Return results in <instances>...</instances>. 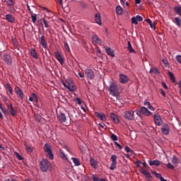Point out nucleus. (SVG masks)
I'll return each instance as SVG.
<instances>
[{
    "label": "nucleus",
    "mask_w": 181,
    "mask_h": 181,
    "mask_svg": "<svg viewBox=\"0 0 181 181\" xmlns=\"http://www.w3.org/2000/svg\"><path fill=\"white\" fill-rule=\"evenodd\" d=\"M107 90L110 93L113 95V97H116V98H118V97H119V89H118V86H117L115 83L111 82L110 86H109Z\"/></svg>",
    "instance_id": "1"
},
{
    "label": "nucleus",
    "mask_w": 181,
    "mask_h": 181,
    "mask_svg": "<svg viewBox=\"0 0 181 181\" xmlns=\"http://www.w3.org/2000/svg\"><path fill=\"white\" fill-rule=\"evenodd\" d=\"M52 166L50 162H49L48 159L42 158V160L40 162V169L45 173L49 170V168Z\"/></svg>",
    "instance_id": "2"
},
{
    "label": "nucleus",
    "mask_w": 181,
    "mask_h": 181,
    "mask_svg": "<svg viewBox=\"0 0 181 181\" xmlns=\"http://www.w3.org/2000/svg\"><path fill=\"white\" fill-rule=\"evenodd\" d=\"M136 115H138V117H139L140 118H142V114L144 115H146V117H149V115L152 114L151 111L148 110V108L144 106L141 107L140 109H136Z\"/></svg>",
    "instance_id": "3"
},
{
    "label": "nucleus",
    "mask_w": 181,
    "mask_h": 181,
    "mask_svg": "<svg viewBox=\"0 0 181 181\" xmlns=\"http://www.w3.org/2000/svg\"><path fill=\"white\" fill-rule=\"evenodd\" d=\"M44 151L46 153H47V156L49 159L53 160L54 159V156H53V153L52 152V146L49 144H45L44 146Z\"/></svg>",
    "instance_id": "4"
},
{
    "label": "nucleus",
    "mask_w": 181,
    "mask_h": 181,
    "mask_svg": "<svg viewBox=\"0 0 181 181\" xmlns=\"http://www.w3.org/2000/svg\"><path fill=\"white\" fill-rule=\"evenodd\" d=\"M7 115H11V117H16L18 112L15 110V107L12 105V103L7 105Z\"/></svg>",
    "instance_id": "5"
},
{
    "label": "nucleus",
    "mask_w": 181,
    "mask_h": 181,
    "mask_svg": "<svg viewBox=\"0 0 181 181\" xmlns=\"http://www.w3.org/2000/svg\"><path fill=\"white\" fill-rule=\"evenodd\" d=\"M85 74L88 80H94V78L95 77L94 71L91 69H85Z\"/></svg>",
    "instance_id": "6"
},
{
    "label": "nucleus",
    "mask_w": 181,
    "mask_h": 181,
    "mask_svg": "<svg viewBox=\"0 0 181 181\" xmlns=\"http://www.w3.org/2000/svg\"><path fill=\"white\" fill-rule=\"evenodd\" d=\"M2 59L6 64H8V66H12V57L11 54L6 53L3 55Z\"/></svg>",
    "instance_id": "7"
},
{
    "label": "nucleus",
    "mask_w": 181,
    "mask_h": 181,
    "mask_svg": "<svg viewBox=\"0 0 181 181\" xmlns=\"http://www.w3.org/2000/svg\"><path fill=\"white\" fill-rule=\"evenodd\" d=\"M111 160L112 163L110 167V170H114V169H117V156L115 155H112L111 156Z\"/></svg>",
    "instance_id": "8"
},
{
    "label": "nucleus",
    "mask_w": 181,
    "mask_h": 181,
    "mask_svg": "<svg viewBox=\"0 0 181 181\" xmlns=\"http://www.w3.org/2000/svg\"><path fill=\"white\" fill-rule=\"evenodd\" d=\"M160 131L162 134H163L164 135H169V131H170L169 124L166 123L163 124Z\"/></svg>",
    "instance_id": "9"
},
{
    "label": "nucleus",
    "mask_w": 181,
    "mask_h": 181,
    "mask_svg": "<svg viewBox=\"0 0 181 181\" xmlns=\"http://www.w3.org/2000/svg\"><path fill=\"white\" fill-rule=\"evenodd\" d=\"M55 57L58 62H59L60 64L63 66L64 64V58L62 56V54L59 51L54 52Z\"/></svg>",
    "instance_id": "10"
},
{
    "label": "nucleus",
    "mask_w": 181,
    "mask_h": 181,
    "mask_svg": "<svg viewBox=\"0 0 181 181\" xmlns=\"http://www.w3.org/2000/svg\"><path fill=\"white\" fill-rule=\"evenodd\" d=\"M14 91L16 95H18V98H20V100H23V92L22 91V89L19 88L18 86H16L14 88Z\"/></svg>",
    "instance_id": "11"
},
{
    "label": "nucleus",
    "mask_w": 181,
    "mask_h": 181,
    "mask_svg": "<svg viewBox=\"0 0 181 181\" xmlns=\"http://www.w3.org/2000/svg\"><path fill=\"white\" fill-rule=\"evenodd\" d=\"M153 118L156 125L160 127V125H162V118L160 117V115L158 114H156L153 115Z\"/></svg>",
    "instance_id": "12"
},
{
    "label": "nucleus",
    "mask_w": 181,
    "mask_h": 181,
    "mask_svg": "<svg viewBox=\"0 0 181 181\" xmlns=\"http://www.w3.org/2000/svg\"><path fill=\"white\" fill-rule=\"evenodd\" d=\"M124 117L126 119L132 121V119H134V112L126 111L124 114Z\"/></svg>",
    "instance_id": "13"
},
{
    "label": "nucleus",
    "mask_w": 181,
    "mask_h": 181,
    "mask_svg": "<svg viewBox=\"0 0 181 181\" xmlns=\"http://www.w3.org/2000/svg\"><path fill=\"white\" fill-rule=\"evenodd\" d=\"M66 83L68 84V87L67 89L69 91H76V86H74V83H73V81L71 80H67Z\"/></svg>",
    "instance_id": "14"
},
{
    "label": "nucleus",
    "mask_w": 181,
    "mask_h": 181,
    "mask_svg": "<svg viewBox=\"0 0 181 181\" xmlns=\"http://www.w3.org/2000/svg\"><path fill=\"white\" fill-rule=\"evenodd\" d=\"M129 81V78H128V76L122 74H119V83H122V84H127Z\"/></svg>",
    "instance_id": "15"
},
{
    "label": "nucleus",
    "mask_w": 181,
    "mask_h": 181,
    "mask_svg": "<svg viewBox=\"0 0 181 181\" xmlns=\"http://www.w3.org/2000/svg\"><path fill=\"white\" fill-rule=\"evenodd\" d=\"M139 172H140V173H141V175H145L146 180L151 179V177H152V175H151V173L146 171L145 169H144L142 168H140Z\"/></svg>",
    "instance_id": "16"
},
{
    "label": "nucleus",
    "mask_w": 181,
    "mask_h": 181,
    "mask_svg": "<svg viewBox=\"0 0 181 181\" xmlns=\"http://www.w3.org/2000/svg\"><path fill=\"white\" fill-rule=\"evenodd\" d=\"M90 165L93 169H97V168H98V162H97V160L93 157H90Z\"/></svg>",
    "instance_id": "17"
},
{
    "label": "nucleus",
    "mask_w": 181,
    "mask_h": 181,
    "mask_svg": "<svg viewBox=\"0 0 181 181\" xmlns=\"http://www.w3.org/2000/svg\"><path fill=\"white\" fill-rule=\"evenodd\" d=\"M57 118L61 122H66V115L62 112L57 113Z\"/></svg>",
    "instance_id": "18"
},
{
    "label": "nucleus",
    "mask_w": 181,
    "mask_h": 181,
    "mask_svg": "<svg viewBox=\"0 0 181 181\" xmlns=\"http://www.w3.org/2000/svg\"><path fill=\"white\" fill-rule=\"evenodd\" d=\"M95 117H97L100 121H107V117H105V115L104 113H100V112H95Z\"/></svg>",
    "instance_id": "19"
},
{
    "label": "nucleus",
    "mask_w": 181,
    "mask_h": 181,
    "mask_svg": "<svg viewBox=\"0 0 181 181\" xmlns=\"http://www.w3.org/2000/svg\"><path fill=\"white\" fill-rule=\"evenodd\" d=\"M110 118L115 124H119V119H118V116L114 112L110 113Z\"/></svg>",
    "instance_id": "20"
},
{
    "label": "nucleus",
    "mask_w": 181,
    "mask_h": 181,
    "mask_svg": "<svg viewBox=\"0 0 181 181\" xmlns=\"http://www.w3.org/2000/svg\"><path fill=\"white\" fill-rule=\"evenodd\" d=\"M150 166H160V161L159 160H148Z\"/></svg>",
    "instance_id": "21"
},
{
    "label": "nucleus",
    "mask_w": 181,
    "mask_h": 181,
    "mask_svg": "<svg viewBox=\"0 0 181 181\" xmlns=\"http://www.w3.org/2000/svg\"><path fill=\"white\" fill-rule=\"evenodd\" d=\"M40 44L44 49H47V42L45 38V35L41 36L40 37Z\"/></svg>",
    "instance_id": "22"
},
{
    "label": "nucleus",
    "mask_w": 181,
    "mask_h": 181,
    "mask_svg": "<svg viewBox=\"0 0 181 181\" xmlns=\"http://www.w3.org/2000/svg\"><path fill=\"white\" fill-rule=\"evenodd\" d=\"M6 19L10 23H13L15 22V17L12 14H7L6 15Z\"/></svg>",
    "instance_id": "23"
},
{
    "label": "nucleus",
    "mask_w": 181,
    "mask_h": 181,
    "mask_svg": "<svg viewBox=\"0 0 181 181\" xmlns=\"http://www.w3.org/2000/svg\"><path fill=\"white\" fill-rule=\"evenodd\" d=\"M95 21L96 22V23H98V25H101V14H100V13H98L95 15Z\"/></svg>",
    "instance_id": "24"
},
{
    "label": "nucleus",
    "mask_w": 181,
    "mask_h": 181,
    "mask_svg": "<svg viewBox=\"0 0 181 181\" xmlns=\"http://www.w3.org/2000/svg\"><path fill=\"white\" fill-rule=\"evenodd\" d=\"M127 49L129 51V53H136V51L132 48V45H131V41L127 42Z\"/></svg>",
    "instance_id": "25"
},
{
    "label": "nucleus",
    "mask_w": 181,
    "mask_h": 181,
    "mask_svg": "<svg viewBox=\"0 0 181 181\" xmlns=\"http://www.w3.org/2000/svg\"><path fill=\"white\" fill-rule=\"evenodd\" d=\"M105 50L108 56H110L111 57H114L115 56V53L114 52V50H112L111 48L107 47Z\"/></svg>",
    "instance_id": "26"
},
{
    "label": "nucleus",
    "mask_w": 181,
    "mask_h": 181,
    "mask_svg": "<svg viewBox=\"0 0 181 181\" xmlns=\"http://www.w3.org/2000/svg\"><path fill=\"white\" fill-rule=\"evenodd\" d=\"M5 88H6V90H8L11 95H13V90L12 89V87L11 86V84L6 83Z\"/></svg>",
    "instance_id": "27"
},
{
    "label": "nucleus",
    "mask_w": 181,
    "mask_h": 181,
    "mask_svg": "<svg viewBox=\"0 0 181 181\" xmlns=\"http://www.w3.org/2000/svg\"><path fill=\"white\" fill-rule=\"evenodd\" d=\"M25 147L28 153H32L35 149V148L32 147V146L28 145L27 144H25Z\"/></svg>",
    "instance_id": "28"
},
{
    "label": "nucleus",
    "mask_w": 181,
    "mask_h": 181,
    "mask_svg": "<svg viewBox=\"0 0 181 181\" xmlns=\"http://www.w3.org/2000/svg\"><path fill=\"white\" fill-rule=\"evenodd\" d=\"M145 22H147V23H148V25H150V27L151 28V29H156V23H154L153 24L152 23V21H151V19L147 18L145 20Z\"/></svg>",
    "instance_id": "29"
},
{
    "label": "nucleus",
    "mask_w": 181,
    "mask_h": 181,
    "mask_svg": "<svg viewBox=\"0 0 181 181\" xmlns=\"http://www.w3.org/2000/svg\"><path fill=\"white\" fill-rule=\"evenodd\" d=\"M174 11L177 15H179V16H181V6H175L174 7Z\"/></svg>",
    "instance_id": "30"
},
{
    "label": "nucleus",
    "mask_w": 181,
    "mask_h": 181,
    "mask_svg": "<svg viewBox=\"0 0 181 181\" xmlns=\"http://www.w3.org/2000/svg\"><path fill=\"white\" fill-rule=\"evenodd\" d=\"M149 73H154V74H160V71H159V69H158V68L155 66L151 68Z\"/></svg>",
    "instance_id": "31"
},
{
    "label": "nucleus",
    "mask_w": 181,
    "mask_h": 181,
    "mask_svg": "<svg viewBox=\"0 0 181 181\" xmlns=\"http://www.w3.org/2000/svg\"><path fill=\"white\" fill-rule=\"evenodd\" d=\"M122 12H124L122 7H121V6H117L116 7V13H117V15H122Z\"/></svg>",
    "instance_id": "32"
},
{
    "label": "nucleus",
    "mask_w": 181,
    "mask_h": 181,
    "mask_svg": "<svg viewBox=\"0 0 181 181\" xmlns=\"http://www.w3.org/2000/svg\"><path fill=\"white\" fill-rule=\"evenodd\" d=\"M92 39L93 42H95V43H98V44L101 43V40L96 35H93Z\"/></svg>",
    "instance_id": "33"
},
{
    "label": "nucleus",
    "mask_w": 181,
    "mask_h": 181,
    "mask_svg": "<svg viewBox=\"0 0 181 181\" xmlns=\"http://www.w3.org/2000/svg\"><path fill=\"white\" fill-rule=\"evenodd\" d=\"M171 81H173V83H176V80L175 79V74H173L172 73V71H168V73Z\"/></svg>",
    "instance_id": "34"
},
{
    "label": "nucleus",
    "mask_w": 181,
    "mask_h": 181,
    "mask_svg": "<svg viewBox=\"0 0 181 181\" xmlns=\"http://www.w3.org/2000/svg\"><path fill=\"white\" fill-rule=\"evenodd\" d=\"M30 54L31 57L34 59H37V52H36V50H35V49H31Z\"/></svg>",
    "instance_id": "35"
},
{
    "label": "nucleus",
    "mask_w": 181,
    "mask_h": 181,
    "mask_svg": "<svg viewBox=\"0 0 181 181\" xmlns=\"http://www.w3.org/2000/svg\"><path fill=\"white\" fill-rule=\"evenodd\" d=\"M172 163H173V165H179V158H177L176 156H173Z\"/></svg>",
    "instance_id": "36"
},
{
    "label": "nucleus",
    "mask_w": 181,
    "mask_h": 181,
    "mask_svg": "<svg viewBox=\"0 0 181 181\" xmlns=\"http://www.w3.org/2000/svg\"><path fill=\"white\" fill-rule=\"evenodd\" d=\"M34 118L35 121H37L38 122H42V116H40V115L35 113L34 115Z\"/></svg>",
    "instance_id": "37"
},
{
    "label": "nucleus",
    "mask_w": 181,
    "mask_h": 181,
    "mask_svg": "<svg viewBox=\"0 0 181 181\" xmlns=\"http://www.w3.org/2000/svg\"><path fill=\"white\" fill-rule=\"evenodd\" d=\"M30 13H31V18H32L33 23H36L37 15L33 13V11H30Z\"/></svg>",
    "instance_id": "38"
},
{
    "label": "nucleus",
    "mask_w": 181,
    "mask_h": 181,
    "mask_svg": "<svg viewBox=\"0 0 181 181\" xmlns=\"http://www.w3.org/2000/svg\"><path fill=\"white\" fill-rule=\"evenodd\" d=\"M59 156L60 158H62V159H63V160H67V156H66V154H64V152H63L62 151H60Z\"/></svg>",
    "instance_id": "39"
},
{
    "label": "nucleus",
    "mask_w": 181,
    "mask_h": 181,
    "mask_svg": "<svg viewBox=\"0 0 181 181\" xmlns=\"http://www.w3.org/2000/svg\"><path fill=\"white\" fill-rule=\"evenodd\" d=\"M71 159L74 163H75L76 166H80L81 163H80V160L78 158H72Z\"/></svg>",
    "instance_id": "40"
},
{
    "label": "nucleus",
    "mask_w": 181,
    "mask_h": 181,
    "mask_svg": "<svg viewBox=\"0 0 181 181\" xmlns=\"http://www.w3.org/2000/svg\"><path fill=\"white\" fill-rule=\"evenodd\" d=\"M0 109L4 115H8V110L5 109V107H2V103H0Z\"/></svg>",
    "instance_id": "41"
},
{
    "label": "nucleus",
    "mask_w": 181,
    "mask_h": 181,
    "mask_svg": "<svg viewBox=\"0 0 181 181\" xmlns=\"http://www.w3.org/2000/svg\"><path fill=\"white\" fill-rule=\"evenodd\" d=\"M6 3L7 4L8 6H13V5H15L14 0H7Z\"/></svg>",
    "instance_id": "42"
},
{
    "label": "nucleus",
    "mask_w": 181,
    "mask_h": 181,
    "mask_svg": "<svg viewBox=\"0 0 181 181\" xmlns=\"http://www.w3.org/2000/svg\"><path fill=\"white\" fill-rule=\"evenodd\" d=\"M151 173L154 175V176H156L157 179H160V177H162V175H160V173H156V171L151 170Z\"/></svg>",
    "instance_id": "43"
},
{
    "label": "nucleus",
    "mask_w": 181,
    "mask_h": 181,
    "mask_svg": "<svg viewBox=\"0 0 181 181\" xmlns=\"http://www.w3.org/2000/svg\"><path fill=\"white\" fill-rule=\"evenodd\" d=\"M175 24L177 26H181V19L179 17H176L175 18Z\"/></svg>",
    "instance_id": "44"
},
{
    "label": "nucleus",
    "mask_w": 181,
    "mask_h": 181,
    "mask_svg": "<svg viewBox=\"0 0 181 181\" xmlns=\"http://www.w3.org/2000/svg\"><path fill=\"white\" fill-rule=\"evenodd\" d=\"M64 49L66 50V52H70V47H69V44L67 42H64Z\"/></svg>",
    "instance_id": "45"
},
{
    "label": "nucleus",
    "mask_w": 181,
    "mask_h": 181,
    "mask_svg": "<svg viewBox=\"0 0 181 181\" xmlns=\"http://www.w3.org/2000/svg\"><path fill=\"white\" fill-rule=\"evenodd\" d=\"M132 23L133 25H138V21L136 20V17H132Z\"/></svg>",
    "instance_id": "46"
},
{
    "label": "nucleus",
    "mask_w": 181,
    "mask_h": 181,
    "mask_svg": "<svg viewBox=\"0 0 181 181\" xmlns=\"http://www.w3.org/2000/svg\"><path fill=\"white\" fill-rule=\"evenodd\" d=\"M92 180L93 181H101V179H100V177H97L95 175H92Z\"/></svg>",
    "instance_id": "47"
},
{
    "label": "nucleus",
    "mask_w": 181,
    "mask_h": 181,
    "mask_svg": "<svg viewBox=\"0 0 181 181\" xmlns=\"http://www.w3.org/2000/svg\"><path fill=\"white\" fill-rule=\"evenodd\" d=\"M16 156L18 160H23V157H22L18 152H16Z\"/></svg>",
    "instance_id": "48"
},
{
    "label": "nucleus",
    "mask_w": 181,
    "mask_h": 181,
    "mask_svg": "<svg viewBox=\"0 0 181 181\" xmlns=\"http://www.w3.org/2000/svg\"><path fill=\"white\" fill-rule=\"evenodd\" d=\"M110 138L112 141H118V137L117 136V135L112 134L111 136H110Z\"/></svg>",
    "instance_id": "49"
},
{
    "label": "nucleus",
    "mask_w": 181,
    "mask_h": 181,
    "mask_svg": "<svg viewBox=\"0 0 181 181\" xmlns=\"http://www.w3.org/2000/svg\"><path fill=\"white\" fill-rule=\"evenodd\" d=\"M75 101H76V103H77V104H78V105H81V104L83 103L81 99H80L79 98H76Z\"/></svg>",
    "instance_id": "50"
},
{
    "label": "nucleus",
    "mask_w": 181,
    "mask_h": 181,
    "mask_svg": "<svg viewBox=\"0 0 181 181\" xmlns=\"http://www.w3.org/2000/svg\"><path fill=\"white\" fill-rule=\"evenodd\" d=\"M136 19L137 22H142V21H144V18L141 16H136Z\"/></svg>",
    "instance_id": "51"
},
{
    "label": "nucleus",
    "mask_w": 181,
    "mask_h": 181,
    "mask_svg": "<svg viewBox=\"0 0 181 181\" xmlns=\"http://www.w3.org/2000/svg\"><path fill=\"white\" fill-rule=\"evenodd\" d=\"M159 92L160 93V94L163 97H166V93H165V90H163V89L160 88Z\"/></svg>",
    "instance_id": "52"
},
{
    "label": "nucleus",
    "mask_w": 181,
    "mask_h": 181,
    "mask_svg": "<svg viewBox=\"0 0 181 181\" xmlns=\"http://www.w3.org/2000/svg\"><path fill=\"white\" fill-rule=\"evenodd\" d=\"M175 59H176V61L177 62V63L181 64V55H177Z\"/></svg>",
    "instance_id": "53"
},
{
    "label": "nucleus",
    "mask_w": 181,
    "mask_h": 181,
    "mask_svg": "<svg viewBox=\"0 0 181 181\" xmlns=\"http://www.w3.org/2000/svg\"><path fill=\"white\" fill-rule=\"evenodd\" d=\"M139 163H142V162H141L140 160H137L136 162H135V165L136 166V168H141V164Z\"/></svg>",
    "instance_id": "54"
},
{
    "label": "nucleus",
    "mask_w": 181,
    "mask_h": 181,
    "mask_svg": "<svg viewBox=\"0 0 181 181\" xmlns=\"http://www.w3.org/2000/svg\"><path fill=\"white\" fill-rule=\"evenodd\" d=\"M42 21L44 22L45 27L49 28V23H47V21H46V19H45V18H42Z\"/></svg>",
    "instance_id": "55"
},
{
    "label": "nucleus",
    "mask_w": 181,
    "mask_h": 181,
    "mask_svg": "<svg viewBox=\"0 0 181 181\" xmlns=\"http://www.w3.org/2000/svg\"><path fill=\"white\" fill-rule=\"evenodd\" d=\"M166 166L168 169H175V166H173L170 163H168Z\"/></svg>",
    "instance_id": "56"
},
{
    "label": "nucleus",
    "mask_w": 181,
    "mask_h": 181,
    "mask_svg": "<svg viewBox=\"0 0 181 181\" xmlns=\"http://www.w3.org/2000/svg\"><path fill=\"white\" fill-rule=\"evenodd\" d=\"M33 98H34V100H35V103H39V100L37 99V95H35V93H33Z\"/></svg>",
    "instance_id": "57"
},
{
    "label": "nucleus",
    "mask_w": 181,
    "mask_h": 181,
    "mask_svg": "<svg viewBox=\"0 0 181 181\" xmlns=\"http://www.w3.org/2000/svg\"><path fill=\"white\" fill-rule=\"evenodd\" d=\"M79 148H80V151L82 153H86V148L83 146L81 147V146H80Z\"/></svg>",
    "instance_id": "58"
},
{
    "label": "nucleus",
    "mask_w": 181,
    "mask_h": 181,
    "mask_svg": "<svg viewBox=\"0 0 181 181\" xmlns=\"http://www.w3.org/2000/svg\"><path fill=\"white\" fill-rule=\"evenodd\" d=\"M148 110H151V111H155V107H153L152 105H151V103H148Z\"/></svg>",
    "instance_id": "59"
},
{
    "label": "nucleus",
    "mask_w": 181,
    "mask_h": 181,
    "mask_svg": "<svg viewBox=\"0 0 181 181\" xmlns=\"http://www.w3.org/2000/svg\"><path fill=\"white\" fill-rule=\"evenodd\" d=\"M115 145L119 148V149H122V146L117 141H115Z\"/></svg>",
    "instance_id": "60"
},
{
    "label": "nucleus",
    "mask_w": 181,
    "mask_h": 181,
    "mask_svg": "<svg viewBox=\"0 0 181 181\" xmlns=\"http://www.w3.org/2000/svg\"><path fill=\"white\" fill-rule=\"evenodd\" d=\"M80 4L82 8H87V4H86L84 2L80 1Z\"/></svg>",
    "instance_id": "61"
},
{
    "label": "nucleus",
    "mask_w": 181,
    "mask_h": 181,
    "mask_svg": "<svg viewBox=\"0 0 181 181\" xmlns=\"http://www.w3.org/2000/svg\"><path fill=\"white\" fill-rule=\"evenodd\" d=\"M161 86L163 87V88H165L166 90H168V85H166V83L165 82H161Z\"/></svg>",
    "instance_id": "62"
},
{
    "label": "nucleus",
    "mask_w": 181,
    "mask_h": 181,
    "mask_svg": "<svg viewBox=\"0 0 181 181\" xmlns=\"http://www.w3.org/2000/svg\"><path fill=\"white\" fill-rule=\"evenodd\" d=\"M10 12L11 13H15V12H16V9H15V8L11 7L10 9Z\"/></svg>",
    "instance_id": "63"
},
{
    "label": "nucleus",
    "mask_w": 181,
    "mask_h": 181,
    "mask_svg": "<svg viewBox=\"0 0 181 181\" xmlns=\"http://www.w3.org/2000/svg\"><path fill=\"white\" fill-rule=\"evenodd\" d=\"M124 151H126V152H127L129 153V152L131 151V148L127 146L125 148H124Z\"/></svg>",
    "instance_id": "64"
}]
</instances>
